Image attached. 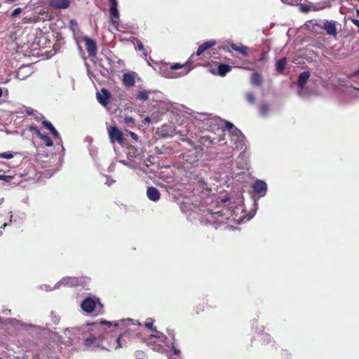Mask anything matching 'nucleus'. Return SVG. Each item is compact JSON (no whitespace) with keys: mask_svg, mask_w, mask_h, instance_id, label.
Returning <instances> with one entry per match:
<instances>
[{"mask_svg":"<svg viewBox=\"0 0 359 359\" xmlns=\"http://www.w3.org/2000/svg\"><path fill=\"white\" fill-rule=\"evenodd\" d=\"M50 27L43 28L34 26L15 27L6 36V43L12 49L18 52L19 49L36 50L46 46Z\"/></svg>","mask_w":359,"mask_h":359,"instance_id":"1","label":"nucleus"},{"mask_svg":"<svg viewBox=\"0 0 359 359\" xmlns=\"http://www.w3.org/2000/svg\"><path fill=\"white\" fill-rule=\"evenodd\" d=\"M232 216L233 210L231 208L224 207L215 212L208 209L207 214L205 215L206 222L210 224H224Z\"/></svg>","mask_w":359,"mask_h":359,"instance_id":"2","label":"nucleus"},{"mask_svg":"<svg viewBox=\"0 0 359 359\" xmlns=\"http://www.w3.org/2000/svg\"><path fill=\"white\" fill-rule=\"evenodd\" d=\"M81 308L88 313H92L95 309L98 313H104V305L100 302V299L95 297H86L81 304Z\"/></svg>","mask_w":359,"mask_h":359,"instance_id":"3","label":"nucleus"},{"mask_svg":"<svg viewBox=\"0 0 359 359\" xmlns=\"http://www.w3.org/2000/svg\"><path fill=\"white\" fill-rule=\"evenodd\" d=\"M230 47L235 51L238 52L239 53L242 54L244 56H248V47L241 45L237 46L235 43H231L229 41H225L220 42L218 48L220 50H223L226 52L231 53Z\"/></svg>","mask_w":359,"mask_h":359,"instance_id":"4","label":"nucleus"},{"mask_svg":"<svg viewBox=\"0 0 359 359\" xmlns=\"http://www.w3.org/2000/svg\"><path fill=\"white\" fill-rule=\"evenodd\" d=\"M133 334L130 332L126 331L116 338L111 337L110 342L113 341V344L110 345V348L118 349L126 346L131 340Z\"/></svg>","mask_w":359,"mask_h":359,"instance_id":"5","label":"nucleus"},{"mask_svg":"<svg viewBox=\"0 0 359 359\" xmlns=\"http://www.w3.org/2000/svg\"><path fill=\"white\" fill-rule=\"evenodd\" d=\"M109 137L111 142H117L123 144L124 141L123 133L116 126H111L108 129Z\"/></svg>","mask_w":359,"mask_h":359,"instance_id":"6","label":"nucleus"},{"mask_svg":"<svg viewBox=\"0 0 359 359\" xmlns=\"http://www.w3.org/2000/svg\"><path fill=\"white\" fill-rule=\"evenodd\" d=\"M193 55L184 64L180 63H175L170 66L171 70H178L182 69V71L180 73V76H184L190 72V65L192 64V61L191 60V57H193Z\"/></svg>","mask_w":359,"mask_h":359,"instance_id":"7","label":"nucleus"},{"mask_svg":"<svg viewBox=\"0 0 359 359\" xmlns=\"http://www.w3.org/2000/svg\"><path fill=\"white\" fill-rule=\"evenodd\" d=\"M137 77V74L135 72H128L124 73L122 76V83L126 88H131L135 84V79Z\"/></svg>","mask_w":359,"mask_h":359,"instance_id":"8","label":"nucleus"},{"mask_svg":"<svg viewBox=\"0 0 359 359\" xmlns=\"http://www.w3.org/2000/svg\"><path fill=\"white\" fill-rule=\"evenodd\" d=\"M215 69H211V72L220 76H225L231 70V67L226 64L216 63Z\"/></svg>","mask_w":359,"mask_h":359,"instance_id":"9","label":"nucleus"},{"mask_svg":"<svg viewBox=\"0 0 359 359\" xmlns=\"http://www.w3.org/2000/svg\"><path fill=\"white\" fill-rule=\"evenodd\" d=\"M97 99L100 104L104 107H107L109 103L111 95L109 91L105 88H102L100 92H97Z\"/></svg>","mask_w":359,"mask_h":359,"instance_id":"10","label":"nucleus"},{"mask_svg":"<svg viewBox=\"0 0 359 359\" xmlns=\"http://www.w3.org/2000/svg\"><path fill=\"white\" fill-rule=\"evenodd\" d=\"M83 41L85 42L86 48L89 56H95L97 53V45L95 41L87 36L83 37Z\"/></svg>","mask_w":359,"mask_h":359,"instance_id":"11","label":"nucleus"},{"mask_svg":"<svg viewBox=\"0 0 359 359\" xmlns=\"http://www.w3.org/2000/svg\"><path fill=\"white\" fill-rule=\"evenodd\" d=\"M252 188L256 194L259 196H264L267 190V185L264 181L257 180L254 183Z\"/></svg>","mask_w":359,"mask_h":359,"instance_id":"12","label":"nucleus"},{"mask_svg":"<svg viewBox=\"0 0 359 359\" xmlns=\"http://www.w3.org/2000/svg\"><path fill=\"white\" fill-rule=\"evenodd\" d=\"M109 14L111 18V22H116V20H118L119 18L117 0H109Z\"/></svg>","mask_w":359,"mask_h":359,"instance_id":"13","label":"nucleus"},{"mask_svg":"<svg viewBox=\"0 0 359 359\" xmlns=\"http://www.w3.org/2000/svg\"><path fill=\"white\" fill-rule=\"evenodd\" d=\"M82 283L81 280L75 277H65L60 280L59 284L67 287H76Z\"/></svg>","mask_w":359,"mask_h":359,"instance_id":"14","label":"nucleus"},{"mask_svg":"<svg viewBox=\"0 0 359 359\" xmlns=\"http://www.w3.org/2000/svg\"><path fill=\"white\" fill-rule=\"evenodd\" d=\"M69 5V0H50L49 2V6L55 9H66Z\"/></svg>","mask_w":359,"mask_h":359,"instance_id":"15","label":"nucleus"},{"mask_svg":"<svg viewBox=\"0 0 359 359\" xmlns=\"http://www.w3.org/2000/svg\"><path fill=\"white\" fill-rule=\"evenodd\" d=\"M147 196L152 201H158L160 199L161 194L158 189L154 187H149L147 190Z\"/></svg>","mask_w":359,"mask_h":359,"instance_id":"16","label":"nucleus"},{"mask_svg":"<svg viewBox=\"0 0 359 359\" xmlns=\"http://www.w3.org/2000/svg\"><path fill=\"white\" fill-rule=\"evenodd\" d=\"M217 44V42L215 40H210L208 41H205L201 44L196 53V55L199 56L201 55L203 52H205L208 48L215 46Z\"/></svg>","mask_w":359,"mask_h":359,"instance_id":"17","label":"nucleus"},{"mask_svg":"<svg viewBox=\"0 0 359 359\" xmlns=\"http://www.w3.org/2000/svg\"><path fill=\"white\" fill-rule=\"evenodd\" d=\"M31 130L36 132L38 137L42 140L46 147H51L53 145L52 140L47 135L41 133L36 127H31Z\"/></svg>","mask_w":359,"mask_h":359,"instance_id":"18","label":"nucleus"},{"mask_svg":"<svg viewBox=\"0 0 359 359\" xmlns=\"http://www.w3.org/2000/svg\"><path fill=\"white\" fill-rule=\"evenodd\" d=\"M311 74L309 71L303 72L299 75L297 85L299 88L303 89L304 88Z\"/></svg>","mask_w":359,"mask_h":359,"instance_id":"19","label":"nucleus"},{"mask_svg":"<svg viewBox=\"0 0 359 359\" xmlns=\"http://www.w3.org/2000/svg\"><path fill=\"white\" fill-rule=\"evenodd\" d=\"M251 84L255 86H260L262 83V77L261 74L258 72H254L251 75L250 78Z\"/></svg>","mask_w":359,"mask_h":359,"instance_id":"20","label":"nucleus"},{"mask_svg":"<svg viewBox=\"0 0 359 359\" xmlns=\"http://www.w3.org/2000/svg\"><path fill=\"white\" fill-rule=\"evenodd\" d=\"M103 337V334L98 335L97 337L92 335L89 337H87L84 340L83 344L86 346H90L93 344H94L97 340H102Z\"/></svg>","mask_w":359,"mask_h":359,"instance_id":"21","label":"nucleus"},{"mask_svg":"<svg viewBox=\"0 0 359 359\" xmlns=\"http://www.w3.org/2000/svg\"><path fill=\"white\" fill-rule=\"evenodd\" d=\"M286 64H287L286 57H283V58L278 60L276 64V71L278 73L282 74L286 67Z\"/></svg>","mask_w":359,"mask_h":359,"instance_id":"22","label":"nucleus"},{"mask_svg":"<svg viewBox=\"0 0 359 359\" xmlns=\"http://www.w3.org/2000/svg\"><path fill=\"white\" fill-rule=\"evenodd\" d=\"M323 28L326 31L327 34L332 35L334 36H337L335 24H323Z\"/></svg>","mask_w":359,"mask_h":359,"instance_id":"23","label":"nucleus"},{"mask_svg":"<svg viewBox=\"0 0 359 359\" xmlns=\"http://www.w3.org/2000/svg\"><path fill=\"white\" fill-rule=\"evenodd\" d=\"M149 93L150 91H147L145 90L139 91L136 95V99L141 101H147L149 100Z\"/></svg>","mask_w":359,"mask_h":359,"instance_id":"24","label":"nucleus"},{"mask_svg":"<svg viewBox=\"0 0 359 359\" xmlns=\"http://www.w3.org/2000/svg\"><path fill=\"white\" fill-rule=\"evenodd\" d=\"M127 155L130 158H135L139 155L138 150L134 147L130 145L127 148Z\"/></svg>","mask_w":359,"mask_h":359,"instance_id":"25","label":"nucleus"},{"mask_svg":"<svg viewBox=\"0 0 359 359\" xmlns=\"http://www.w3.org/2000/svg\"><path fill=\"white\" fill-rule=\"evenodd\" d=\"M154 332V334L151 335V337H155L159 339L161 342H165L167 339V337L162 332L158 331H153Z\"/></svg>","mask_w":359,"mask_h":359,"instance_id":"26","label":"nucleus"},{"mask_svg":"<svg viewBox=\"0 0 359 359\" xmlns=\"http://www.w3.org/2000/svg\"><path fill=\"white\" fill-rule=\"evenodd\" d=\"M154 320L152 318H148L144 323V326L151 331H156V327L154 326Z\"/></svg>","mask_w":359,"mask_h":359,"instance_id":"27","label":"nucleus"},{"mask_svg":"<svg viewBox=\"0 0 359 359\" xmlns=\"http://www.w3.org/2000/svg\"><path fill=\"white\" fill-rule=\"evenodd\" d=\"M123 123L128 127H134L135 119L131 116H126L123 119Z\"/></svg>","mask_w":359,"mask_h":359,"instance_id":"28","label":"nucleus"},{"mask_svg":"<svg viewBox=\"0 0 359 359\" xmlns=\"http://www.w3.org/2000/svg\"><path fill=\"white\" fill-rule=\"evenodd\" d=\"M269 111V106L267 103L262 104L260 106V113L262 116H266Z\"/></svg>","mask_w":359,"mask_h":359,"instance_id":"29","label":"nucleus"},{"mask_svg":"<svg viewBox=\"0 0 359 359\" xmlns=\"http://www.w3.org/2000/svg\"><path fill=\"white\" fill-rule=\"evenodd\" d=\"M312 10V7L306 4H299V11L302 13H307Z\"/></svg>","mask_w":359,"mask_h":359,"instance_id":"30","label":"nucleus"},{"mask_svg":"<svg viewBox=\"0 0 359 359\" xmlns=\"http://www.w3.org/2000/svg\"><path fill=\"white\" fill-rule=\"evenodd\" d=\"M283 4H288L291 6L299 5V3L302 1V0H280Z\"/></svg>","mask_w":359,"mask_h":359,"instance_id":"31","label":"nucleus"},{"mask_svg":"<svg viewBox=\"0 0 359 359\" xmlns=\"http://www.w3.org/2000/svg\"><path fill=\"white\" fill-rule=\"evenodd\" d=\"M246 100L250 104H255V97L252 93H248L246 94Z\"/></svg>","mask_w":359,"mask_h":359,"instance_id":"32","label":"nucleus"},{"mask_svg":"<svg viewBox=\"0 0 359 359\" xmlns=\"http://www.w3.org/2000/svg\"><path fill=\"white\" fill-rule=\"evenodd\" d=\"M42 125L43 126L44 128H46L47 130H50V132L53 130L54 127L52 125V123L48 121H42Z\"/></svg>","mask_w":359,"mask_h":359,"instance_id":"33","label":"nucleus"},{"mask_svg":"<svg viewBox=\"0 0 359 359\" xmlns=\"http://www.w3.org/2000/svg\"><path fill=\"white\" fill-rule=\"evenodd\" d=\"M14 155L13 153L11 152H4V153H0V158H6V159H11L12 158H13Z\"/></svg>","mask_w":359,"mask_h":359,"instance_id":"34","label":"nucleus"},{"mask_svg":"<svg viewBox=\"0 0 359 359\" xmlns=\"http://www.w3.org/2000/svg\"><path fill=\"white\" fill-rule=\"evenodd\" d=\"M13 178V176L11 175H0V180H4L6 182H11Z\"/></svg>","mask_w":359,"mask_h":359,"instance_id":"35","label":"nucleus"},{"mask_svg":"<svg viewBox=\"0 0 359 359\" xmlns=\"http://www.w3.org/2000/svg\"><path fill=\"white\" fill-rule=\"evenodd\" d=\"M206 142H208V143L210 144H212V140H211L209 137H207V136L202 137H201L202 144H205Z\"/></svg>","mask_w":359,"mask_h":359,"instance_id":"36","label":"nucleus"},{"mask_svg":"<svg viewBox=\"0 0 359 359\" xmlns=\"http://www.w3.org/2000/svg\"><path fill=\"white\" fill-rule=\"evenodd\" d=\"M22 12V9L20 8H15L12 13L11 16L12 17H16L18 16L20 13Z\"/></svg>","mask_w":359,"mask_h":359,"instance_id":"37","label":"nucleus"},{"mask_svg":"<svg viewBox=\"0 0 359 359\" xmlns=\"http://www.w3.org/2000/svg\"><path fill=\"white\" fill-rule=\"evenodd\" d=\"M205 304H207L205 302H203L202 304H200L196 306L197 313H199V311H203L204 310Z\"/></svg>","mask_w":359,"mask_h":359,"instance_id":"38","label":"nucleus"},{"mask_svg":"<svg viewBox=\"0 0 359 359\" xmlns=\"http://www.w3.org/2000/svg\"><path fill=\"white\" fill-rule=\"evenodd\" d=\"M50 133L55 138H59L60 137V135H59L58 132L57 131V130L55 128H53V130H52L50 131Z\"/></svg>","mask_w":359,"mask_h":359,"instance_id":"39","label":"nucleus"},{"mask_svg":"<svg viewBox=\"0 0 359 359\" xmlns=\"http://www.w3.org/2000/svg\"><path fill=\"white\" fill-rule=\"evenodd\" d=\"M172 351H173V353L175 355H179L180 351V350H178L177 348H176L173 344V343H172Z\"/></svg>","mask_w":359,"mask_h":359,"instance_id":"40","label":"nucleus"},{"mask_svg":"<svg viewBox=\"0 0 359 359\" xmlns=\"http://www.w3.org/2000/svg\"><path fill=\"white\" fill-rule=\"evenodd\" d=\"M129 135H130V136L133 140H137V139H138V136H137V135L136 133H133V132L130 131V132H129Z\"/></svg>","mask_w":359,"mask_h":359,"instance_id":"41","label":"nucleus"},{"mask_svg":"<svg viewBox=\"0 0 359 359\" xmlns=\"http://www.w3.org/2000/svg\"><path fill=\"white\" fill-rule=\"evenodd\" d=\"M138 49H139L140 50H143V51H144V52H143V53H144L145 55H147V53L145 52V50H144V46H143V44H142V42H140V43H139V44H138Z\"/></svg>","mask_w":359,"mask_h":359,"instance_id":"42","label":"nucleus"},{"mask_svg":"<svg viewBox=\"0 0 359 359\" xmlns=\"http://www.w3.org/2000/svg\"><path fill=\"white\" fill-rule=\"evenodd\" d=\"M4 93L6 94V96L8 95V90L6 89L4 91L2 90V88H0V98L3 96Z\"/></svg>","mask_w":359,"mask_h":359,"instance_id":"43","label":"nucleus"},{"mask_svg":"<svg viewBox=\"0 0 359 359\" xmlns=\"http://www.w3.org/2000/svg\"><path fill=\"white\" fill-rule=\"evenodd\" d=\"M25 111L28 115H32L34 113V110L32 108H27Z\"/></svg>","mask_w":359,"mask_h":359,"instance_id":"44","label":"nucleus"},{"mask_svg":"<svg viewBox=\"0 0 359 359\" xmlns=\"http://www.w3.org/2000/svg\"><path fill=\"white\" fill-rule=\"evenodd\" d=\"M226 128H228L230 130L233 129L234 127L233 124L230 122H226Z\"/></svg>","mask_w":359,"mask_h":359,"instance_id":"45","label":"nucleus"},{"mask_svg":"<svg viewBox=\"0 0 359 359\" xmlns=\"http://www.w3.org/2000/svg\"><path fill=\"white\" fill-rule=\"evenodd\" d=\"M100 324H105V325H107L109 326H110L111 325V323L109 322V321H107V320H102L100 321Z\"/></svg>","mask_w":359,"mask_h":359,"instance_id":"46","label":"nucleus"},{"mask_svg":"<svg viewBox=\"0 0 359 359\" xmlns=\"http://www.w3.org/2000/svg\"><path fill=\"white\" fill-rule=\"evenodd\" d=\"M236 130H237V129ZM235 133H236V134H233V132L232 135H233V136L237 137V139L236 140V141H238L240 137V135L238 134V133L237 131H235Z\"/></svg>","mask_w":359,"mask_h":359,"instance_id":"47","label":"nucleus"},{"mask_svg":"<svg viewBox=\"0 0 359 359\" xmlns=\"http://www.w3.org/2000/svg\"><path fill=\"white\" fill-rule=\"evenodd\" d=\"M113 25H116V28L119 30L120 29V27H122L123 25V24H119V23H117V24H112Z\"/></svg>","mask_w":359,"mask_h":359,"instance_id":"48","label":"nucleus"},{"mask_svg":"<svg viewBox=\"0 0 359 359\" xmlns=\"http://www.w3.org/2000/svg\"><path fill=\"white\" fill-rule=\"evenodd\" d=\"M229 200H230V199H229V198H222V199L221 200V201H222L223 203H226V202L229 201Z\"/></svg>","mask_w":359,"mask_h":359,"instance_id":"49","label":"nucleus"},{"mask_svg":"<svg viewBox=\"0 0 359 359\" xmlns=\"http://www.w3.org/2000/svg\"><path fill=\"white\" fill-rule=\"evenodd\" d=\"M32 359H41L39 354L34 355Z\"/></svg>","mask_w":359,"mask_h":359,"instance_id":"50","label":"nucleus"},{"mask_svg":"<svg viewBox=\"0 0 359 359\" xmlns=\"http://www.w3.org/2000/svg\"><path fill=\"white\" fill-rule=\"evenodd\" d=\"M150 122V118L149 117H146L144 118V123H149Z\"/></svg>","mask_w":359,"mask_h":359,"instance_id":"51","label":"nucleus"},{"mask_svg":"<svg viewBox=\"0 0 359 359\" xmlns=\"http://www.w3.org/2000/svg\"><path fill=\"white\" fill-rule=\"evenodd\" d=\"M351 22H359V20L355 18L351 19Z\"/></svg>","mask_w":359,"mask_h":359,"instance_id":"52","label":"nucleus"},{"mask_svg":"<svg viewBox=\"0 0 359 359\" xmlns=\"http://www.w3.org/2000/svg\"><path fill=\"white\" fill-rule=\"evenodd\" d=\"M198 183L201 184L202 185H205L206 184V183H205V182L203 180H199Z\"/></svg>","mask_w":359,"mask_h":359,"instance_id":"53","label":"nucleus"},{"mask_svg":"<svg viewBox=\"0 0 359 359\" xmlns=\"http://www.w3.org/2000/svg\"><path fill=\"white\" fill-rule=\"evenodd\" d=\"M354 76H357V75H359V69L358 70L355 71V72L353 74Z\"/></svg>","mask_w":359,"mask_h":359,"instance_id":"54","label":"nucleus"},{"mask_svg":"<svg viewBox=\"0 0 359 359\" xmlns=\"http://www.w3.org/2000/svg\"><path fill=\"white\" fill-rule=\"evenodd\" d=\"M325 22H330V23H332V22H336V21H334V20H330V21H329V20H325Z\"/></svg>","mask_w":359,"mask_h":359,"instance_id":"55","label":"nucleus"},{"mask_svg":"<svg viewBox=\"0 0 359 359\" xmlns=\"http://www.w3.org/2000/svg\"><path fill=\"white\" fill-rule=\"evenodd\" d=\"M69 22L73 23V22H76V21H75V20L72 19Z\"/></svg>","mask_w":359,"mask_h":359,"instance_id":"56","label":"nucleus"},{"mask_svg":"<svg viewBox=\"0 0 359 359\" xmlns=\"http://www.w3.org/2000/svg\"><path fill=\"white\" fill-rule=\"evenodd\" d=\"M114 181L111 180H109V182H108V184L110 185Z\"/></svg>","mask_w":359,"mask_h":359,"instance_id":"57","label":"nucleus"},{"mask_svg":"<svg viewBox=\"0 0 359 359\" xmlns=\"http://www.w3.org/2000/svg\"><path fill=\"white\" fill-rule=\"evenodd\" d=\"M114 181L111 180H109V182H108V184L110 185Z\"/></svg>","mask_w":359,"mask_h":359,"instance_id":"58","label":"nucleus"},{"mask_svg":"<svg viewBox=\"0 0 359 359\" xmlns=\"http://www.w3.org/2000/svg\"><path fill=\"white\" fill-rule=\"evenodd\" d=\"M313 22L312 20H307L306 22L309 23V22Z\"/></svg>","mask_w":359,"mask_h":359,"instance_id":"59","label":"nucleus"},{"mask_svg":"<svg viewBox=\"0 0 359 359\" xmlns=\"http://www.w3.org/2000/svg\"><path fill=\"white\" fill-rule=\"evenodd\" d=\"M93 325L96 327V326H97L98 325H97L96 323H94L93 324Z\"/></svg>","mask_w":359,"mask_h":359,"instance_id":"60","label":"nucleus"},{"mask_svg":"<svg viewBox=\"0 0 359 359\" xmlns=\"http://www.w3.org/2000/svg\"><path fill=\"white\" fill-rule=\"evenodd\" d=\"M356 12H357L358 15H359V10L358 9L356 10Z\"/></svg>","mask_w":359,"mask_h":359,"instance_id":"61","label":"nucleus"},{"mask_svg":"<svg viewBox=\"0 0 359 359\" xmlns=\"http://www.w3.org/2000/svg\"><path fill=\"white\" fill-rule=\"evenodd\" d=\"M313 10H316L317 9L316 6H313Z\"/></svg>","mask_w":359,"mask_h":359,"instance_id":"62","label":"nucleus"},{"mask_svg":"<svg viewBox=\"0 0 359 359\" xmlns=\"http://www.w3.org/2000/svg\"><path fill=\"white\" fill-rule=\"evenodd\" d=\"M358 26V32H359V24H355Z\"/></svg>","mask_w":359,"mask_h":359,"instance_id":"63","label":"nucleus"}]
</instances>
